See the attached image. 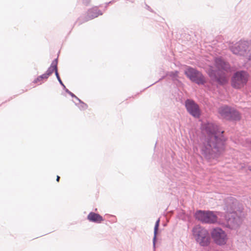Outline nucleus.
<instances>
[{
    "label": "nucleus",
    "instance_id": "nucleus-1",
    "mask_svg": "<svg viewBox=\"0 0 251 251\" xmlns=\"http://www.w3.org/2000/svg\"><path fill=\"white\" fill-rule=\"evenodd\" d=\"M223 132L219 130L218 126L213 123H207L203 126L205 139L201 150L205 157L208 158L217 157L224 151L225 145L220 137Z\"/></svg>",
    "mask_w": 251,
    "mask_h": 251
},
{
    "label": "nucleus",
    "instance_id": "nucleus-2",
    "mask_svg": "<svg viewBox=\"0 0 251 251\" xmlns=\"http://www.w3.org/2000/svg\"><path fill=\"white\" fill-rule=\"evenodd\" d=\"M235 205L229 204L226 206L224 216L225 221L218 220V215L220 213H216L210 211L199 210L195 214V218L199 221L204 223L214 224L218 223L220 224H226L227 226L234 228L238 227L241 224L240 219L237 216L235 212Z\"/></svg>",
    "mask_w": 251,
    "mask_h": 251
},
{
    "label": "nucleus",
    "instance_id": "nucleus-8",
    "mask_svg": "<svg viewBox=\"0 0 251 251\" xmlns=\"http://www.w3.org/2000/svg\"><path fill=\"white\" fill-rule=\"evenodd\" d=\"M184 73L191 81L198 84H203L206 82L205 78L202 74L194 68H187Z\"/></svg>",
    "mask_w": 251,
    "mask_h": 251
},
{
    "label": "nucleus",
    "instance_id": "nucleus-4",
    "mask_svg": "<svg viewBox=\"0 0 251 251\" xmlns=\"http://www.w3.org/2000/svg\"><path fill=\"white\" fill-rule=\"evenodd\" d=\"M220 118L230 121H239L242 118L241 114L235 108L228 105L220 107L218 110Z\"/></svg>",
    "mask_w": 251,
    "mask_h": 251
},
{
    "label": "nucleus",
    "instance_id": "nucleus-3",
    "mask_svg": "<svg viewBox=\"0 0 251 251\" xmlns=\"http://www.w3.org/2000/svg\"><path fill=\"white\" fill-rule=\"evenodd\" d=\"M228 68V64L224 62L221 58H217L215 59V66H209L207 69V72L212 79L224 84L227 82L228 78L222 70L226 71Z\"/></svg>",
    "mask_w": 251,
    "mask_h": 251
},
{
    "label": "nucleus",
    "instance_id": "nucleus-6",
    "mask_svg": "<svg viewBox=\"0 0 251 251\" xmlns=\"http://www.w3.org/2000/svg\"><path fill=\"white\" fill-rule=\"evenodd\" d=\"M230 50L233 53L246 56L251 60V47L248 46L247 42L236 43L230 47Z\"/></svg>",
    "mask_w": 251,
    "mask_h": 251
},
{
    "label": "nucleus",
    "instance_id": "nucleus-10",
    "mask_svg": "<svg viewBox=\"0 0 251 251\" xmlns=\"http://www.w3.org/2000/svg\"><path fill=\"white\" fill-rule=\"evenodd\" d=\"M185 106L188 112L195 118H199L201 111L199 106L193 100H188L185 102Z\"/></svg>",
    "mask_w": 251,
    "mask_h": 251
},
{
    "label": "nucleus",
    "instance_id": "nucleus-16",
    "mask_svg": "<svg viewBox=\"0 0 251 251\" xmlns=\"http://www.w3.org/2000/svg\"><path fill=\"white\" fill-rule=\"evenodd\" d=\"M55 75H56V77H57V78L58 80H59V81L60 82V83L61 84H62V81H61V79H60V77H59V75L58 73V72H57V71H56V72H55Z\"/></svg>",
    "mask_w": 251,
    "mask_h": 251
},
{
    "label": "nucleus",
    "instance_id": "nucleus-12",
    "mask_svg": "<svg viewBox=\"0 0 251 251\" xmlns=\"http://www.w3.org/2000/svg\"><path fill=\"white\" fill-rule=\"evenodd\" d=\"M102 14V12L97 7H93L87 12L88 20L93 19Z\"/></svg>",
    "mask_w": 251,
    "mask_h": 251
},
{
    "label": "nucleus",
    "instance_id": "nucleus-13",
    "mask_svg": "<svg viewBox=\"0 0 251 251\" xmlns=\"http://www.w3.org/2000/svg\"><path fill=\"white\" fill-rule=\"evenodd\" d=\"M57 70V59L54 60L50 66L49 67L46 73L44 75L48 78L49 76L51 75L54 72H55Z\"/></svg>",
    "mask_w": 251,
    "mask_h": 251
},
{
    "label": "nucleus",
    "instance_id": "nucleus-7",
    "mask_svg": "<svg viewBox=\"0 0 251 251\" xmlns=\"http://www.w3.org/2000/svg\"><path fill=\"white\" fill-rule=\"evenodd\" d=\"M248 77L249 75L246 72H237L232 77L231 85L235 88L240 89L246 84Z\"/></svg>",
    "mask_w": 251,
    "mask_h": 251
},
{
    "label": "nucleus",
    "instance_id": "nucleus-9",
    "mask_svg": "<svg viewBox=\"0 0 251 251\" xmlns=\"http://www.w3.org/2000/svg\"><path fill=\"white\" fill-rule=\"evenodd\" d=\"M211 235L214 242L218 245H224L228 240L227 234L221 228H214L211 232Z\"/></svg>",
    "mask_w": 251,
    "mask_h": 251
},
{
    "label": "nucleus",
    "instance_id": "nucleus-11",
    "mask_svg": "<svg viewBox=\"0 0 251 251\" xmlns=\"http://www.w3.org/2000/svg\"><path fill=\"white\" fill-rule=\"evenodd\" d=\"M88 220L92 222L100 223L103 221V219L101 216L98 213L90 212L87 216Z\"/></svg>",
    "mask_w": 251,
    "mask_h": 251
},
{
    "label": "nucleus",
    "instance_id": "nucleus-15",
    "mask_svg": "<svg viewBox=\"0 0 251 251\" xmlns=\"http://www.w3.org/2000/svg\"><path fill=\"white\" fill-rule=\"evenodd\" d=\"M159 222H160V220L158 219L156 222V223H155V225L154 229V237H153L154 241L155 240L156 238L157 232V230H158V227H159Z\"/></svg>",
    "mask_w": 251,
    "mask_h": 251
},
{
    "label": "nucleus",
    "instance_id": "nucleus-14",
    "mask_svg": "<svg viewBox=\"0 0 251 251\" xmlns=\"http://www.w3.org/2000/svg\"><path fill=\"white\" fill-rule=\"evenodd\" d=\"M47 79V78L44 75H42L39 76H38L37 78L35 79L33 82L34 84L39 85L41 84L44 81H46Z\"/></svg>",
    "mask_w": 251,
    "mask_h": 251
},
{
    "label": "nucleus",
    "instance_id": "nucleus-5",
    "mask_svg": "<svg viewBox=\"0 0 251 251\" xmlns=\"http://www.w3.org/2000/svg\"><path fill=\"white\" fill-rule=\"evenodd\" d=\"M193 235L196 241L201 246H207L210 243V237L207 230L202 227L196 226L193 229Z\"/></svg>",
    "mask_w": 251,
    "mask_h": 251
},
{
    "label": "nucleus",
    "instance_id": "nucleus-17",
    "mask_svg": "<svg viewBox=\"0 0 251 251\" xmlns=\"http://www.w3.org/2000/svg\"><path fill=\"white\" fill-rule=\"evenodd\" d=\"M59 179H60V176H57V177H56V181H57V182H59Z\"/></svg>",
    "mask_w": 251,
    "mask_h": 251
},
{
    "label": "nucleus",
    "instance_id": "nucleus-18",
    "mask_svg": "<svg viewBox=\"0 0 251 251\" xmlns=\"http://www.w3.org/2000/svg\"><path fill=\"white\" fill-rule=\"evenodd\" d=\"M66 92L68 93H70V94H71V95L73 94V93H70V92H69V91L68 90H66Z\"/></svg>",
    "mask_w": 251,
    "mask_h": 251
}]
</instances>
